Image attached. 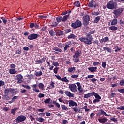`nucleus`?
Returning <instances> with one entry per match:
<instances>
[{"label":"nucleus","instance_id":"obj_1","mask_svg":"<svg viewBox=\"0 0 124 124\" xmlns=\"http://www.w3.org/2000/svg\"><path fill=\"white\" fill-rule=\"evenodd\" d=\"M95 32V30H93L92 31H90L87 35L86 37H81L79 38V39L81 42H83L85 44H87V45H91L92 44L93 41V36L92 34H93Z\"/></svg>","mask_w":124,"mask_h":124},{"label":"nucleus","instance_id":"obj_56","mask_svg":"<svg viewBox=\"0 0 124 124\" xmlns=\"http://www.w3.org/2000/svg\"><path fill=\"white\" fill-rule=\"evenodd\" d=\"M97 81V79H96L95 78H92L90 80V82H92V83H95V82H96Z\"/></svg>","mask_w":124,"mask_h":124},{"label":"nucleus","instance_id":"obj_13","mask_svg":"<svg viewBox=\"0 0 124 124\" xmlns=\"http://www.w3.org/2000/svg\"><path fill=\"white\" fill-rule=\"evenodd\" d=\"M99 116H105L106 117H109V116H111V115H109V114H106V112H105V111H104V110H103V109H102V108H101L99 112Z\"/></svg>","mask_w":124,"mask_h":124},{"label":"nucleus","instance_id":"obj_16","mask_svg":"<svg viewBox=\"0 0 124 124\" xmlns=\"http://www.w3.org/2000/svg\"><path fill=\"white\" fill-rule=\"evenodd\" d=\"M46 61V57H43L41 59L35 61V62L38 63L39 64H40V63H43L44 62H45Z\"/></svg>","mask_w":124,"mask_h":124},{"label":"nucleus","instance_id":"obj_2","mask_svg":"<svg viewBox=\"0 0 124 124\" xmlns=\"http://www.w3.org/2000/svg\"><path fill=\"white\" fill-rule=\"evenodd\" d=\"M117 5H118L117 3H115L113 0H111L109 1V2L107 3L106 7L108 8V9L113 10V9H116L117 8Z\"/></svg>","mask_w":124,"mask_h":124},{"label":"nucleus","instance_id":"obj_57","mask_svg":"<svg viewBox=\"0 0 124 124\" xmlns=\"http://www.w3.org/2000/svg\"><path fill=\"white\" fill-rule=\"evenodd\" d=\"M118 110H121L122 111H124V106H121L117 108Z\"/></svg>","mask_w":124,"mask_h":124},{"label":"nucleus","instance_id":"obj_50","mask_svg":"<svg viewBox=\"0 0 124 124\" xmlns=\"http://www.w3.org/2000/svg\"><path fill=\"white\" fill-rule=\"evenodd\" d=\"M53 104H55L57 108H60V107H61V105H60V104H59V103H57V101H53Z\"/></svg>","mask_w":124,"mask_h":124},{"label":"nucleus","instance_id":"obj_48","mask_svg":"<svg viewBox=\"0 0 124 124\" xmlns=\"http://www.w3.org/2000/svg\"><path fill=\"white\" fill-rule=\"evenodd\" d=\"M0 19H1L2 20L3 24H5L6 23H7V18L4 17H0Z\"/></svg>","mask_w":124,"mask_h":124},{"label":"nucleus","instance_id":"obj_47","mask_svg":"<svg viewBox=\"0 0 124 124\" xmlns=\"http://www.w3.org/2000/svg\"><path fill=\"white\" fill-rule=\"evenodd\" d=\"M38 87L41 90H44V84H43V83H40L38 84Z\"/></svg>","mask_w":124,"mask_h":124},{"label":"nucleus","instance_id":"obj_54","mask_svg":"<svg viewBox=\"0 0 124 124\" xmlns=\"http://www.w3.org/2000/svg\"><path fill=\"white\" fill-rule=\"evenodd\" d=\"M94 77V75H88L87 77H85V79H89V78H93Z\"/></svg>","mask_w":124,"mask_h":124},{"label":"nucleus","instance_id":"obj_8","mask_svg":"<svg viewBox=\"0 0 124 124\" xmlns=\"http://www.w3.org/2000/svg\"><path fill=\"white\" fill-rule=\"evenodd\" d=\"M89 7H92V8H96L97 6H98V4L96 3L94 0H92L88 3Z\"/></svg>","mask_w":124,"mask_h":124},{"label":"nucleus","instance_id":"obj_49","mask_svg":"<svg viewBox=\"0 0 124 124\" xmlns=\"http://www.w3.org/2000/svg\"><path fill=\"white\" fill-rule=\"evenodd\" d=\"M52 65H54V66H55L56 67H58V66H60V64L57 62H52Z\"/></svg>","mask_w":124,"mask_h":124},{"label":"nucleus","instance_id":"obj_28","mask_svg":"<svg viewBox=\"0 0 124 124\" xmlns=\"http://www.w3.org/2000/svg\"><path fill=\"white\" fill-rule=\"evenodd\" d=\"M18 97H19V96H14L12 98L11 101H9V103H10V104H11V103H13L14 101H15L16 99H18Z\"/></svg>","mask_w":124,"mask_h":124},{"label":"nucleus","instance_id":"obj_20","mask_svg":"<svg viewBox=\"0 0 124 124\" xmlns=\"http://www.w3.org/2000/svg\"><path fill=\"white\" fill-rule=\"evenodd\" d=\"M64 93L67 96L69 97H74V94H72L70 92L66 91Z\"/></svg>","mask_w":124,"mask_h":124},{"label":"nucleus","instance_id":"obj_55","mask_svg":"<svg viewBox=\"0 0 124 124\" xmlns=\"http://www.w3.org/2000/svg\"><path fill=\"white\" fill-rule=\"evenodd\" d=\"M22 87H23V88H25V89H27L28 90H31V87L29 85H25L24 84L22 85Z\"/></svg>","mask_w":124,"mask_h":124},{"label":"nucleus","instance_id":"obj_31","mask_svg":"<svg viewBox=\"0 0 124 124\" xmlns=\"http://www.w3.org/2000/svg\"><path fill=\"white\" fill-rule=\"evenodd\" d=\"M73 4L76 7H80L81 6V3L79 1H75Z\"/></svg>","mask_w":124,"mask_h":124},{"label":"nucleus","instance_id":"obj_30","mask_svg":"<svg viewBox=\"0 0 124 124\" xmlns=\"http://www.w3.org/2000/svg\"><path fill=\"white\" fill-rule=\"evenodd\" d=\"M101 18V16H98L95 18L94 19V23H95L96 24H97L100 20V18Z\"/></svg>","mask_w":124,"mask_h":124},{"label":"nucleus","instance_id":"obj_37","mask_svg":"<svg viewBox=\"0 0 124 124\" xmlns=\"http://www.w3.org/2000/svg\"><path fill=\"white\" fill-rule=\"evenodd\" d=\"M53 51H55L56 52H59L60 53H62V50L58 47H54Z\"/></svg>","mask_w":124,"mask_h":124},{"label":"nucleus","instance_id":"obj_7","mask_svg":"<svg viewBox=\"0 0 124 124\" xmlns=\"http://www.w3.org/2000/svg\"><path fill=\"white\" fill-rule=\"evenodd\" d=\"M15 80H17V84H21L23 83V76L20 74L16 76Z\"/></svg>","mask_w":124,"mask_h":124},{"label":"nucleus","instance_id":"obj_9","mask_svg":"<svg viewBox=\"0 0 124 124\" xmlns=\"http://www.w3.org/2000/svg\"><path fill=\"white\" fill-rule=\"evenodd\" d=\"M26 119H27L26 116L24 115H20L16 119V123H21L24 122V121H26Z\"/></svg>","mask_w":124,"mask_h":124},{"label":"nucleus","instance_id":"obj_5","mask_svg":"<svg viewBox=\"0 0 124 124\" xmlns=\"http://www.w3.org/2000/svg\"><path fill=\"white\" fill-rule=\"evenodd\" d=\"M90 19H91V18L90 17V16L88 15H86L83 16V25L84 26H85V27L89 25V23L90 22Z\"/></svg>","mask_w":124,"mask_h":124},{"label":"nucleus","instance_id":"obj_63","mask_svg":"<svg viewBox=\"0 0 124 124\" xmlns=\"http://www.w3.org/2000/svg\"><path fill=\"white\" fill-rule=\"evenodd\" d=\"M71 29H67L65 30V33L67 34V33H69V32H71Z\"/></svg>","mask_w":124,"mask_h":124},{"label":"nucleus","instance_id":"obj_27","mask_svg":"<svg viewBox=\"0 0 124 124\" xmlns=\"http://www.w3.org/2000/svg\"><path fill=\"white\" fill-rule=\"evenodd\" d=\"M32 87L33 88V91H34L36 93H39V90L36 89V88H37V84H34L32 86Z\"/></svg>","mask_w":124,"mask_h":124},{"label":"nucleus","instance_id":"obj_60","mask_svg":"<svg viewBox=\"0 0 124 124\" xmlns=\"http://www.w3.org/2000/svg\"><path fill=\"white\" fill-rule=\"evenodd\" d=\"M102 67L103 68H106V62H103L102 63Z\"/></svg>","mask_w":124,"mask_h":124},{"label":"nucleus","instance_id":"obj_26","mask_svg":"<svg viewBox=\"0 0 124 124\" xmlns=\"http://www.w3.org/2000/svg\"><path fill=\"white\" fill-rule=\"evenodd\" d=\"M49 33L51 36H55L56 35V31H54L53 29L49 31Z\"/></svg>","mask_w":124,"mask_h":124},{"label":"nucleus","instance_id":"obj_18","mask_svg":"<svg viewBox=\"0 0 124 124\" xmlns=\"http://www.w3.org/2000/svg\"><path fill=\"white\" fill-rule=\"evenodd\" d=\"M88 69L90 71V72H96V70H97V67H88Z\"/></svg>","mask_w":124,"mask_h":124},{"label":"nucleus","instance_id":"obj_25","mask_svg":"<svg viewBox=\"0 0 124 124\" xmlns=\"http://www.w3.org/2000/svg\"><path fill=\"white\" fill-rule=\"evenodd\" d=\"M17 73V71H16V69L12 68L9 69V74H15V73Z\"/></svg>","mask_w":124,"mask_h":124},{"label":"nucleus","instance_id":"obj_34","mask_svg":"<svg viewBox=\"0 0 124 124\" xmlns=\"http://www.w3.org/2000/svg\"><path fill=\"white\" fill-rule=\"evenodd\" d=\"M103 50H104V51H107V52L108 53H111V52H112V49L106 47H103Z\"/></svg>","mask_w":124,"mask_h":124},{"label":"nucleus","instance_id":"obj_22","mask_svg":"<svg viewBox=\"0 0 124 124\" xmlns=\"http://www.w3.org/2000/svg\"><path fill=\"white\" fill-rule=\"evenodd\" d=\"M76 37H77L76 35L72 33L67 36L68 39H75Z\"/></svg>","mask_w":124,"mask_h":124},{"label":"nucleus","instance_id":"obj_46","mask_svg":"<svg viewBox=\"0 0 124 124\" xmlns=\"http://www.w3.org/2000/svg\"><path fill=\"white\" fill-rule=\"evenodd\" d=\"M11 93V88H7L4 90V93L5 94L8 95V93Z\"/></svg>","mask_w":124,"mask_h":124},{"label":"nucleus","instance_id":"obj_58","mask_svg":"<svg viewBox=\"0 0 124 124\" xmlns=\"http://www.w3.org/2000/svg\"><path fill=\"white\" fill-rule=\"evenodd\" d=\"M119 86H124V79H122L119 82Z\"/></svg>","mask_w":124,"mask_h":124},{"label":"nucleus","instance_id":"obj_19","mask_svg":"<svg viewBox=\"0 0 124 124\" xmlns=\"http://www.w3.org/2000/svg\"><path fill=\"white\" fill-rule=\"evenodd\" d=\"M98 121L99 123H101V124H104L108 121V119L106 118V117H104L103 118L98 119Z\"/></svg>","mask_w":124,"mask_h":124},{"label":"nucleus","instance_id":"obj_17","mask_svg":"<svg viewBox=\"0 0 124 124\" xmlns=\"http://www.w3.org/2000/svg\"><path fill=\"white\" fill-rule=\"evenodd\" d=\"M94 95V92H91L90 93H88L87 94H86L84 96V98H89V97H91V96H93Z\"/></svg>","mask_w":124,"mask_h":124},{"label":"nucleus","instance_id":"obj_35","mask_svg":"<svg viewBox=\"0 0 124 124\" xmlns=\"http://www.w3.org/2000/svg\"><path fill=\"white\" fill-rule=\"evenodd\" d=\"M3 100H10V96H8L7 94H5L4 95H3Z\"/></svg>","mask_w":124,"mask_h":124},{"label":"nucleus","instance_id":"obj_11","mask_svg":"<svg viewBox=\"0 0 124 124\" xmlns=\"http://www.w3.org/2000/svg\"><path fill=\"white\" fill-rule=\"evenodd\" d=\"M54 31L56 32V36H62V35H63V31H61V30L58 29H56Z\"/></svg>","mask_w":124,"mask_h":124},{"label":"nucleus","instance_id":"obj_4","mask_svg":"<svg viewBox=\"0 0 124 124\" xmlns=\"http://www.w3.org/2000/svg\"><path fill=\"white\" fill-rule=\"evenodd\" d=\"M71 26L73 29H78L80 27H82V22L79 19H77L75 22L72 23Z\"/></svg>","mask_w":124,"mask_h":124},{"label":"nucleus","instance_id":"obj_32","mask_svg":"<svg viewBox=\"0 0 124 124\" xmlns=\"http://www.w3.org/2000/svg\"><path fill=\"white\" fill-rule=\"evenodd\" d=\"M50 86H49L47 87V89H49V90H52V88H55V82L51 81Z\"/></svg>","mask_w":124,"mask_h":124},{"label":"nucleus","instance_id":"obj_29","mask_svg":"<svg viewBox=\"0 0 124 124\" xmlns=\"http://www.w3.org/2000/svg\"><path fill=\"white\" fill-rule=\"evenodd\" d=\"M38 18L40 19H46V18H48V16L47 15H38Z\"/></svg>","mask_w":124,"mask_h":124},{"label":"nucleus","instance_id":"obj_45","mask_svg":"<svg viewBox=\"0 0 124 124\" xmlns=\"http://www.w3.org/2000/svg\"><path fill=\"white\" fill-rule=\"evenodd\" d=\"M16 110H18V108H14L13 109L11 110V114H13V115H15V113Z\"/></svg>","mask_w":124,"mask_h":124},{"label":"nucleus","instance_id":"obj_52","mask_svg":"<svg viewBox=\"0 0 124 124\" xmlns=\"http://www.w3.org/2000/svg\"><path fill=\"white\" fill-rule=\"evenodd\" d=\"M42 74H43V73H42V71H40L39 72H36L35 73L36 76H41Z\"/></svg>","mask_w":124,"mask_h":124},{"label":"nucleus","instance_id":"obj_6","mask_svg":"<svg viewBox=\"0 0 124 124\" xmlns=\"http://www.w3.org/2000/svg\"><path fill=\"white\" fill-rule=\"evenodd\" d=\"M38 37H39V35L38 34L32 33L30 34L27 38L29 40H34V39H37Z\"/></svg>","mask_w":124,"mask_h":124},{"label":"nucleus","instance_id":"obj_12","mask_svg":"<svg viewBox=\"0 0 124 124\" xmlns=\"http://www.w3.org/2000/svg\"><path fill=\"white\" fill-rule=\"evenodd\" d=\"M69 102V106L70 107H73V106H75L76 107H77L78 106V104H77V103L76 102H74V101L72 100H70L68 101Z\"/></svg>","mask_w":124,"mask_h":124},{"label":"nucleus","instance_id":"obj_59","mask_svg":"<svg viewBox=\"0 0 124 124\" xmlns=\"http://www.w3.org/2000/svg\"><path fill=\"white\" fill-rule=\"evenodd\" d=\"M72 109H73L74 112H78L79 111V109L78 108V107H74V108H71Z\"/></svg>","mask_w":124,"mask_h":124},{"label":"nucleus","instance_id":"obj_61","mask_svg":"<svg viewBox=\"0 0 124 124\" xmlns=\"http://www.w3.org/2000/svg\"><path fill=\"white\" fill-rule=\"evenodd\" d=\"M57 26H58V23H57L56 22H54L52 23L51 27H52V28H54V27H57Z\"/></svg>","mask_w":124,"mask_h":124},{"label":"nucleus","instance_id":"obj_33","mask_svg":"<svg viewBox=\"0 0 124 124\" xmlns=\"http://www.w3.org/2000/svg\"><path fill=\"white\" fill-rule=\"evenodd\" d=\"M117 23H118V19H114L111 21V26H116V25H117Z\"/></svg>","mask_w":124,"mask_h":124},{"label":"nucleus","instance_id":"obj_21","mask_svg":"<svg viewBox=\"0 0 124 124\" xmlns=\"http://www.w3.org/2000/svg\"><path fill=\"white\" fill-rule=\"evenodd\" d=\"M76 70V68L75 67H69L68 69V72L69 73H72Z\"/></svg>","mask_w":124,"mask_h":124},{"label":"nucleus","instance_id":"obj_15","mask_svg":"<svg viewBox=\"0 0 124 124\" xmlns=\"http://www.w3.org/2000/svg\"><path fill=\"white\" fill-rule=\"evenodd\" d=\"M77 86H78V92L79 93H83L84 91V90L82 89V85H81V83L80 82H77L76 83Z\"/></svg>","mask_w":124,"mask_h":124},{"label":"nucleus","instance_id":"obj_40","mask_svg":"<svg viewBox=\"0 0 124 124\" xmlns=\"http://www.w3.org/2000/svg\"><path fill=\"white\" fill-rule=\"evenodd\" d=\"M36 120L39 122V123H43L44 122V119L42 117H37L36 118Z\"/></svg>","mask_w":124,"mask_h":124},{"label":"nucleus","instance_id":"obj_38","mask_svg":"<svg viewBox=\"0 0 124 124\" xmlns=\"http://www.w3.org/2000/svg\"><path fill=\"white\" fill-rule=\"evenodd\" d=\"M68 17H69V15H65L63 16V17H62V22H66V21H67V19L68 18Z\"/></svg>","mask_w":124,"mask_h":124},{"label":"nucleus","instance_id":"obj_42","mask_svg":"<svg viewBox=\"0 0 124 124\" xmlns=\"http://www.w3.org/2000/svg\"><path fill=\"white\" fill-rule=\"evenodd\" d=\"M109 30L111 31H117V30H118V27L115 26H112L109 27Z\"/></svg>","mask_w":124,"mask_h":124},{"label":"nucleus","instance_id":"obj_10","mask_svg":"<svg viewBox=\"0 0 124 124\" xmlns=\"http://www.w3.org/2000/svg\"><path fill=\"white\" fill-rule=\"evenodd\" d=\"M69 89L71 92H77V86L75 83L69 84Z\"/></svg>","mask_w":124,"mask_h":124},{"label":"nucleus","instance_id":"obj_62","mask_svg":"<svg viewBox=\"0 0 124 124\" xmlns=\"http://www.w3.org/2000/svg\"><path fill=\"white\" fill-rule=\"evenodd\" d=\"M45 110V108H39L37 109L38 112H43Z\"/></svg>","mask_w":124,"mask_h":124},{"label":"nucleus","instance_id":"obj_24","mask_svg":"<svg viewBox=\"0 0 124 124\" xmlns=\"http://www.w3.org/2000/svg\"><path fill=\"white\" fill-rule=\"evenodd\" d=\"M18 93V90L16 89L11 88V93L12 94H15Z\"/></svg>","mask_w":124,"mask_h":124},{"label":"nucleus","instance_id":"obj_53","mask_svg":"<svg viewBox=\"0 0 124 124\" xmlns=\"http://www.w3.org/2000/svg\"><path fill=\"white\" fill-rule=\"evenodd\" d=\"M59 69H60L59 67H55L53 69V72L54 73H55V74H57L58 73V71H59Z\"/></svg>","mask_w":124,"mask_h":124},{"label":"nucleus","instance_id":"obj_14","mask_svg":"<svg viewBox=\"0 0 124 124\" xmlns=\"http://www.w3.org/2000/svg\"><path fill=\"white\" fill-rule=\"evenodd\" d=\"M82 54L81 50H78L75 52V55H73V59H75V58H79L80 55Z\"/></svg>","mask_w":124,"mask_h":124},{"label":"nucleus","instance_id":"obj_51","mask_svg":"<svg viewBox=\"0 0 124 124\" xmlns=\"http://www.w3.org/2000/svg\"><path fill=\"white\" fill-rule=\"evenodd\" d=\"M57 46L58 47H59V48H63V47H64V45L62 44V43H59L57 44Z\"/></svg>","mask_w":124,"mask_h":124},{"label":"nucleus","instance_id":"obj_44","mask_svg":"<svg viewBox=\"0 0 124 124\" xmlns=\"http://www.w3.org/2000/svg\"><path fill=\"white\" fill-rule=\"evenodd\" d=\"M61 108H62V110L65 111L66 110H68V108L67 107L65 106V105H61Z\"/></svg>","mask_w":124,"mask_h":124},{"label":"nucleus","instance_id":"obj_43","mask_svg":"<svg viewBox=\"0 0 124 124\" xmlns=\"http://www.w3.org/2000/svg\"><path fill=\"white\" fill-rule=\"evenodd\" d=\"M56 21L58 23H60L61 22H62V17L58 16L56 18Z\"/></svg>","mask_w":124,"mask_h":124},{"label":"nucleus","instance_id":"obj_41","mask_svg":"<svg viewBox=\"0 0 124 124\" xmlns=\"http://www.w3.org/2000/svg\"><path fill=\"white\" fill-rule=\"evenodd\" d=\"M94 96H95V98L97 99H99L100 100V99H101V97L97 93H95V92H94Z\"/></svg>","mask_w":124,"mask_h":124},{"label":"nucleus","instance_id":"obj_39","mask_svg":"<svg viewBox=\"0 0 124 124\" xmlns=\"http://www.w3.org/2000/svg\"><path fill=\"white\" fill-rule=\"evenodd\" d=\"M91 14H92V15H93L94 16H98V15H100V12H95V11H94L91 13Z\"/></svg>","mask_w":124,"mask_h":124},{"label":"nucleus","instance_id":"obj_3","mask_svg":"<svg viewBox=\"0 0 124 124\" xmlns=\"http://www.w3.org/2000/svg\"><path fill=\"white\" fill-rule=\"evenodd\" d=\"M123 11H124V8H120L114 10L112 12L113 14H114V18H115V19H117L119 18V16L123 13Z\"/></svg>","mask_w":124,"mask_h":124},{"label":"nucleus","instance_id":"obj_36","mask_svg":"<svg viewBox=\"0 0 124 124\" xmlns=\"http://www.w3.org/2000/svg\"><path fill=\"white\" fill-rule=\"evenodd\" d=\"M61 81L62 82H65V83H68V82H69V80L67 79L66 77H64V78H62Z\"/></svg>","mask_w":124,"mask_h":124},{"label":"nucleus","instance_id":"obj_64","mask_svg":"<svg viewBox=\"0 0 124 124\" xmlns=\"http://www.w3.org/2000/svg\"><path fill=\"white\" fill-rule=\"evenodd\" d=\"M118 92H119V93H124V88H123L122 89H118Z\"/></svg>","mask_w":124,"mask_h":124},{"label":"nucleus","instance_id":"obj_23","mask_svg":"<svg viewBox=\"0 0 124 124\" xmlns=\"http://www.w3.org/2000/svg\"><path fill=\"white\" fill-rule=\"evenodd\" d=\"M109 41V38L108 37H105L103 39H101L100 40L101 43H103V42H107Z\"/></svg>","mask_w":124,"mask_h":124}]
</instances>
